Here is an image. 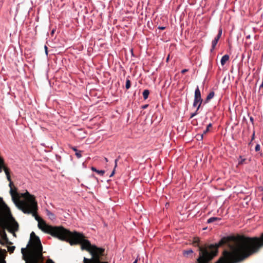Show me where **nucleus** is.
<instances>
[{
	"label": "nucleus",
	"mask_w": 263,
	"mask_h": 263,
	"mask_svg": "<svg viewBox=\"0 0 263 263\" xmlns=\"http://www.w3.org/2000/svg\"><path fill=\"white\" fill-rule=\"evenodd\" d=\"M199 242V238H194V243L199 251L198 263H237L256 251L254 247L249 250L248 245H263V240L259 243L257 238L242 236L223 237L218 243L207 247L200 246Z\"/></svg>",
	"instance_id": "obj_1"
},
{
	"label": "nucleus",
	"mask_w": 263,
	"mask_h": 263,
	"mask_svg": "<svg viewBox=\"0 0 263 263\" xmlns=\"http://www.w3.org/2000/svg\"><path fill=\"white\" fill-rule=\"evenodd\" d=\"M10 194L15 205L24 213L32 214L38 222V227L44 232L49 234L58 239L69 242L72 246L80 244L82 250H85L91 255V259L84 258V263H106L101 261L100 257L104 255L105 249L92 245L90 241L85 239L81 233L77 232H70L62 226H52L47 224L36 213L37 209V202L34 197L26 191L22 194V196L25 198V201H20L13 195L11 190Z\"/></svg>",
	"instance_id": "obj_2"
},
{
	"label": "nucleus",
	"mask_w": 263,
	"mask_h": 263,
	"mask_svg": "<svg viewBox=\"0 0 263 263\" xmlns=\"http://www.w3.org/2000/svg\"><path fill=\"white\" fill-rule=\"evenodd\" d=\"M28 249L22 248L23 258L26 263H40L42 261L43 247L40 238L33 232L30 234V240L27 246Z\"/></svg>",
	"instance_id": "obj_3"
},
{
	"label": "nucleus",
	"mask_w": 263,
	"mask_h": 263,
	"mask_svg": "<svg viewBox=\"0 0 263 263\" xmlns=\"http://www.w3.org/2000/svg\"><path fill=\"white\" fill-rule=\"evenodd\" d=\"M0 227L3 230L7 229L11 233H14L18 229V224L9 214L8 218L0 216Z\"/></svg>",
	"instance_id": "obj_4"
},
{
	"label": "nucleus",
	"mask_w": 263,
	"mask_h": 263,
	"mask_svg": "<svg viewBox=\"0 0 263 263\" xmlns=\"http://www.w3.org/2000/svg\"><path fill=\"white\" fill-rule=\"evenodd\" d=\"M202 102V99L201 97L200 91L199 90V87L197 86V88L195 91V96L193 106L194 107L197 106V110H199L201 105Z\"/></svg>",
	"instance_id": "obj_5"
},
{
	"label": "nucleus",
	"mask_w": 263,
	"mask_h": 263,
	"mask_svg": "<svg viewBox=\"0 0 263 263\" xmlns=\"http://www.w3.org/2000/svg\"><path fill=\"white\" fill-rule=\"evenodd\" d=\"M251 239H254V238H257L258 240H259V243L263 240V233H262V234L261 235V236L260 238H258V237H253V238H251ZM258 244H256L254 246H251V245H248V247L249 248V250H252V249H253V248H256V251L254 252H257V251L258 250V249L261 247L262 246H263V245L260 246H258Z\"/></svg>",
	"instance_id": "obj_6"
},
{
	"label": "nucleus",
	"mask_w": 263,
	"mask_h": 263,
	"mask_svg": "<svg viewBox=\"0 0 263 263\" xmlns=\"http://www.w3.org/2000/svg\"><path fill=\"white\" fill-rule=\"evenodd\" d=\"M2 168H4V170L5 171V173L6 174V175L7 176V178L8 179V180L10 182L9 183V186L10 187H11V185L12 184V182L11 181V178H10V174H9V170L4 165L2 167ZM11 190H13L12 188H11L10 189V192L11 191ZM13 192V191H12ZM13 195H14V193L13 192ZM16 199H17L15 196H14Z\"/></svg>",
	"instance_id": "obj_7"
},
{
	"label": "nucleus",
	"mask_w": 263,
	"mask_h": 263,
	"mask_svg": "<svg viewBox=\"0 0 263 263\" xmlns=\"http://www.w3.org/2000/svg\"><path fill=\"white\" fill-rule=\"evenodd\" d=\"M8 241V240L7 238L6 234L5 232V231H4L3 232L2 236V239H0V243H1L2 245H4V243H6Z\"/></svg>",
	"instance_id": "obj_8"
},
{
	"label": "nucleus",
	"mask_w": 263,
	"mask_h": 263,
	"mask_svg": "<svg viewBox=\"0 0 263 263\" xmlns=\"http://www.w3.org/2000/svg\"><path fill=\"white\" fill-rule=\"evenodd\" d=\"M46 213L47 216L48 217V218L50 219L53 220L55 219V215L53 213H52L51 212H50L49 210L46 209Z\"/></svg>",
	"instance_id": "obj_9"
},
{
	"label": "nucleus",
	"mask_w": 263,
	"mask_h": 263,
	"mask_svg": "<svg viewBox=\"0 0 263 263\" xmlns=\"http://www.w3.org/2000/svg\"><path fill=\"white\" fill-rule=\"evenodd\" d=\"M229 59V55H228V54H225L224 55L221 59V61H220V63H221V65H224L226 62L228 61Z\"/></svg>",
	"instance_id": "obj_10"
},
{
	"label": "nucleus",
	"mask_w": 263,
	"mask_h": 263,
	"mask_svg": "<svg viewBox=\"0 0 263 263\" xmlns=\"http://www.w3.org/2000/svg\"><path fill=\"white\" fill-rule=\"evenodd\" d=\"M221 220V218L216 217H212L209 218L207 220V223H210L213 222L215 221H219Z\"/></svg>",
	"instance_id": "obj_11"
},
{
	"label": "nucleus",
	"mask_w": 263,
	"mask_h": 263,
	"mask_svg": "<svg viewBox=\"0 0 263 263\" xmlns=\"http://www.w3.org/2000/svg\"><path fill=\"white\" fill-rule=\"evenodd\" d=\"M218 41L219 40L216 37H215V39L213 40L212 42V49L211 50V51H212L215 49Z\"/></svg>",
	"instance_id": "obj_12"
},
{
	"label": "nucleus",
	"mask_w": 263,
	"mask_h": 263,
	"mask_svg": "<svg viewBox=\"0 0 263 263\" xmlns=\"http://www.w3.org/2000/svg\"><path fill=\"white\" fill-rule=\"evenodd\" d=\"M91 169L92 171L95 172L101 175H103L105 173V171L104 170H98L95 167H91Z\"/></svg>",
	"instance_id": "obj_13"
},
{
	"label": "nucleus",
	"mask_w": 263,
	"mask_h": 263,
	"mask_svg": "<svg viewBox=\"0 0 263 263\" xmlns=\"http://www.w3.org/2000/svg\"><path fill=\"white\" fill-rule=\"evenodd\" d=\"M215 93L214 91L210 92L206 97V102H208L210 100L212 99L214 96Z\"/></svg>",
	"instance_id": "obj_14"
},
{
	"label": "nucleus",
	"mask_w": 263,
	"mask_h": 263,
	"mask_svg": "<svg viewBox=\"0 0 263 263\" xmlns=\"http://www.w3.org/2000/svg\"><path fill=\"white\" fill-rule=\"evenodd\" d=\"M149 94V91L148 89H145L143 92V97L144 100L147 99L148 95Z\"/></svg>",
	"instance_id": "obj_15"
},
{
	"label": "nucleus",
	"mask_w": 263,
	"mask_h": 263,
	"mask_svg": "<svg viewBox=\"0 0 263 263\" xmlns=\"http://www.w3.org/2000/svg\"><path fill=\"white\" fill-rule=\"evenodd\" d=\"M203 134H197L195 136V138L198 141H201L203 139Z\"/></svg>",
	"instance_id": "obj_16"
},
{
	"label": "nucleus",
	"mask_w": 263,
	"mask_h": 263,
	"mask_svg": "<svg viewBox=\"0 0 263 263\" xmlns=\"http://www.w3.org/2000/svg\"><path fill=\"white\" fill-rule=\"evenodd\" d=\"M193 253V250L190 249V250L184 251L183 252V255H184V256H187L189 255H190Z\"/></svg>",
	"instance_id": "obj_17"
},
{
	"label": "nucleus",
	"mask_w": 263,
	"mask_h": 263,
	"mask_svg": "<svg viewBox=\"0 0 263 263\" xmlns=\"http://www.w3.org/2000/svg\"><path fill=\"white\" fill-rule=\"evenodd\" d=\"M125 87L127 89L130 87V81L129 79H127L126 81Z\"/></svg>",
	"instance_id": "obj_18"
},
{
	"label": "nucleus",
	"mask_w": 263,
	"mask_h": 263,
	"mask_svg": "<svg viewBox=\"0 0 263 263\" xmlns=\"http://www.w3.org/2000/svg\"><path fill=\"white\" fill-rule=\"evenodd\" d=\"M211 126H212V124H211V123L207 125V127H206V128L205 130H204L203 131V134H206V133L209 131V128H210V127H211Z\"/></svg>",
	"instance_id": "obj_19"
},
{
	"label": "nucleus",
	"mask_w": 263,
	"mask_h": 263,
	"mask_svg": "<svg viewBox=\"0 0 263 263\" xmlns=\"http://www.w3.org/2000/svg\"><path fill=\"white\" fill-rule=\"evenodd\" d=\"M117 162H118V159H116L115 161V168L114 169H115V168L117 167ZM115 174V170H113V171L112 172V173H111V174L109 175V177H112Z\"/></svg>",
	"instance_id": "obj_20"
},
{
	"label": "nucleus",
	"mask_w": 263,
	"mask_h": 263,
	"mask_svg": "<svg viewBox=\"0 0 263 263\" xmlns=\"http://www.w3.org/2000/svg\"><path fill=\"white\" fill-rule=\"evenodd\" d=\"M4 163V160L1 157H0V172H2V169Z\"/></svg>",
	"instance_id": "obj_21"
},
{
	"label": "nucleus",
	"mask_w": 263,
	"mask_h": 263,
	"mask_svg": "<svg viewBox=\"0 0 263 263\" xmlns=\"http://www.w3.org/2000/svg\"><path fill=\"white\" fill-rule=\"evenodd\" d=\"M89 179L95 181L96 182H98V179L93 175H91L89 177Z\"/></svg>",
	"instance_id": "obj_22"
},
{
	"label": "nucleus",
	"mask_w": 263,
	"mask_h": 263,
	"mask_svg": "<svg viewBox=\"0 0 263 263\" xmlns=\"http://www.w3.org/2000/svg\"><path fill=\"white\" fill-rule=\"evenodd\" d=\"M81 151H78L76 152V155L78 158H80L82 157Z\"/></svg>",
	"instance_id": "obj_23"
},
{
	"label": "nucleus",
	"mask_w": 263,
	"mask_h": 263,
	"mask_svg": "<svg viewBox=\"0 0 263 263\" xmlns=\"http://www.w3.org/2000/svg\"><path fill=\"white\" fill-rule=\"evenodd\" d=\"M198 110H197V109H196V111H195L194 112H193V113H192V114H191V117H190V118H193L194 116H195L196 115H197V114H198Z\"/></svg>",
	"instance_id": "obj_24"
},
{
	"label": "nucleus",
	"mask_w": 263,
	"mask_h": 263,
	"mask_svg": "<svg viewBox=\"0 0 263 263\" xmlns=\"http://www.w3.org/2000/svg\"><path fill=\"white\" fill-rule=\"evenodd\" d=\"M260 149V146L259 144H257L255 147V150L256 152H258Z\"/></svg>",
	"instance_id": "obj_25"
},
{
	"label": "nucleus",
	"mask_w": 263,
	"mask_h": 263,
	"mask_svg": "<svg viewBox=\"0 0 263 263\" xmlns=\"http://www.w3.org/2000/svg\"><path fill=\"white\" fill-rule=\"evenodd\" d=\"M240 160L239 161V164H242L243 163V162L245 161L246 159L244 158H242L241 156H240Z\"/></svg>",
	"instance_id": "obj_26"
},
{
	"label": "nucleus",
	"mask_w": 263,
	"mask_h": 263,
	"mask_svg": "<svg viewBox=\"0 0 263 263\" xmlns=\"http://www.w3.org/2000/svg\"><path fill=\"white\" fill-rule=\"evenodd\" d=\"M14 249H15L14 246L10 247L8 248V251H10V252H13V251L14 250Z\"/></svg>",
	"instance_id": "obj_27"
},
{
	"label": "nucleus",
	"mask_w": 263,
	"mask_h": 263,
	"mask_svg": "<svg viewBox=\"0 0 263 263\" xmlns=\"http://www.w3.org/2000/svg\"><path fill=\"white\" fill-rule=\"evenodd\" d=\"M44 49H45V53H46V55H47V54H48V48H47V46L45 45L44 46Z\"/></svg>",
	"instance_id": "obj_28"
},
{
	"label": "nucleus",
	"mask_w": 263,
	"mask_h": 263,
	"mask_svg": "<svg viewBox=\"0 0 263 263\" xmlns=\"http://www.w3.org/2000/svg\"><path fill=\"white\" fill-rule=\"evenodd\" d=\"M255 138V131L253 132L251 137V140L253 141Z\"/></svg>",
	"instance_id": "obj_29"
},
{
	"label": "nucleus",
	"mask_w": 263,
	"mask_h": 263,
	"mask_svg": "<svg viewBox=\"0 0 263 263\" xmlns=\"http://www.w3.org/2000/svg\"><path fill=\"white\" fill-rule=\"evenodd\" d=\"M188 69H184L183 70H181V73H184L185 72L188 71Z\"/></svg>",
	"instance_id": "obj_30"
},
{
	"label": "nucleus",
	"mask_w": 263,
	"mask_h": 263,
	"mask_svg": "<svg viewBox=\"0 0 263 263\" xmlns=\"http://www.w3.org/2000/svg\"><path fill=\"white\" fill-rule=\"evenodd\" d=\"M222 28H220L218 30V33H219L220 34L222 35Z\"/></svg>",
	"instance_id": "obj_31"
},
{
	"label": "nucleus",
	"mask_w": 263,
	"mask_h": 263,
	"mask_svg": "<svg viewBox=\"0 0 263 263\" xmlns=\"http://www.w3.org/2000/svg\"><path fill=\"white\" fill-rule=\"evenodd\" d=\"M221 36V34L218 33V34L216 35V36L215 37L217 38V39L219 40Z\"/></svg>",
	"instance_id": "obj_32"
},
{
	"label": "nucleus",
	"mask_w": 263,
	"mask_h": 263,
	"mask_svg": "<svg viewBox=\"0 0 263 263\" xmlns=\"http://www.w3.org/2000/svg\"><path fill=\"white\" fill-rule=\"evenodd\" d=\"M47 263H54L52 260L49 259H48Z\"/></svg>",
	"instance_id": "obj_33"
},
{
	"label": "nucleus",
	"mask_w": 263,
	"mask_h": 263,
	"mask_svg": "<svg viewBox=\"0 0 263 263\" xmlns=\"http://www.w3.org/2000/svg\"><path fill=\"white\" fill-rule=\"evenodd\" d=\"M165 28V27H164V26H159L158 27V29H161V30H164Z\"/></svg>",
	"instance_id": "obj_34"
},
{
	"label": "nucleus",
	"mask_w": 263,
	"mask_h": 263,
	"mask_svg": "<svg viewBox=\"0 0 263 263\" xmlns=\"http://www.w3.org/2000/svg\"><path fill=\"white\" fill-rule=\"evenodd\" d=\"M250 120L251 122V123L252 124H253L254 119H253V118L252 117H250Z\"/></svg>",
	"instance_id": "obj_35"
},
{
	"label": "nucleus",
	"mask_w": 263,
	"mask_h": 263,
	"mask_svg": "<svg viewBox=\"0 0 263 263\" xmlns=\"http://www.w3.org/2000/svg\"><path fill=\"white\" fill-rule=\"evenodd\" d=\"M72 149L73 151H75L76 152H78L76 147H72Z\"/></svg>",
	"instance_id": "obj_36"
},
{
	"label": "nucleus",
	"mask_w": 263,
	"mask_h": 263,
	"mask_svg": "<svg viewBox=\"0 0 263 263\" xmlns=\"http://www.w3.org/2000/svg\"><path fill=\"white\" fill-rule=\"evenodd\" d=\"M260 92V95L261 96L263 95V89H261V91Z\"/></svg>",
	"instance_id": "obj_37"
},
{
	"label": "nucleus",
	"mask_w": 263,
	"mask_h": 263,
	"mask_svg": "<svg viewBox=\"0 0 263 263\" xmlns=\"http://www.w3.org/2000/svg\"><path fill=\"white\" fill-rule=\"evenodd\" d=\"M252 144H253V143H252V140H251V141H250V142H249V145H252Z\"/></svg>",
	"instance_id": "obj_38"
},
{
	"label": "nucleus",
	"mask_w": 263,
	"mask_h": 263,
	"mask_svg": "<svg viewBox=\"0 0 263 263\" xmlns=\"http://www.w3.org/2000/svg\"><path fill=\"white\" fill-rule=\"evenodd\" d=\"M147 105H144V106L143 107V108H145L147 107Z\"/></svg>",
	"instance_id": "obj_39"
},
{
	"label": "nucleus",
	"mask_w": 263,
	"mask_h": 263,
	"mask_svg": "<svg viewBox=\"0 0 263 263\" xmlns=\"http://www.w3.org/2000/svg\"><path fill=\"white\" fill-rule=\"evenodd\" d=\"M105 160L106 162H108V159L106 158H105Z\"/></svg>",
	"instance_id": "obj_40"
},
{
	"label": "nucleus",
	"mask_w": 263,
	"mask_h": 263,
	"mask_svg": "<svg viewBox=\"0 0 263 263\" xmlns=\"http://www.w3.org/2000/svg\"><path fill=\"white\" fill-rule=\"evenodd\" d=\"M137 260H135V261H134V262H133V263H137Z\"/></svg>",
	"instance_id": "obj_41"
},
{
	"label": "nucleus",
	"mask_w": 263,
	"mask_h": 263,
	"mask_svg": "<svg viewBox=\"0 0 263 263\" xmlns=\"http://www.w3.org/2000/svg\"><path fill=\"white\" fill-rule=\"evenodd\" d=\"M4 263H5V262Z\"/></svg>",
	"instance_id": "obj_42"
}]
</instances>
